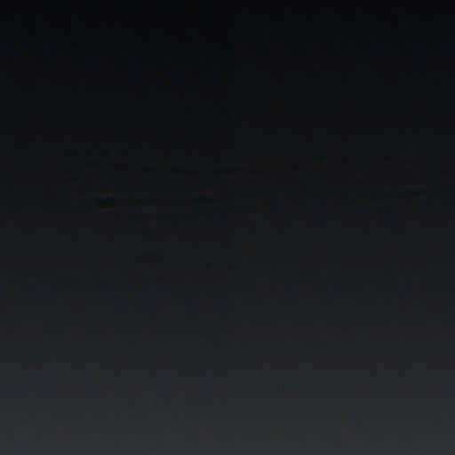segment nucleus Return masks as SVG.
I'll return each mask as SVG.
<instances>
[{"label": "nucleus", "mask_w": 455, "mask_h": 455, "mask_svg": "<svg viewBox=\"0 0 455 455\" xmlns=\"http://www.w3.org/2000/svg\"><path fill=\"white\" fill-rule=\"evenodd\" d=\"M251 4H428V15L435 4H455V2H251ZM430 16H428V20ZM430 28V25H427Z\"/></svg>", "instance_id": "f257e3e1"}]
</instances>
